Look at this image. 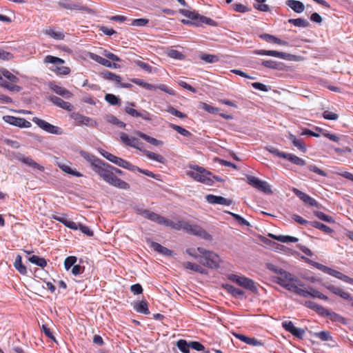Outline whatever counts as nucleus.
<instances>
[{
    "label": "nucleus",
    "instance_id": "nucleus-17",
    "mask_svg": "<svg viewBox=\"0 0 353 353\" xmlns=\"http://www.w3.org/2000/svg\"><path fill=\"white\" fill-rule=\"evenodd\" d=\"M124 110L128 114L133 117H141L145 121H152V114L145 110H143L142 111H137L132 107L126 106L125 107Z\"/></svg>",
    "mask_w": 353,
    "mask_h": 353
},
{
    "label": "nucleus",
    "instance_id": "nucleus-35",
    "mask_svg": "<svg viewBox=\"0 0 353 353\" xmlns=\"http://www.w3.org/2000/svg\"><path fill=\"white\" fill-rule=\"evenodd\" d=\"M288 138L292 141L293 145L296 147L300 151L302 152H306L305 145L301 139H297L295 135L290 134Z\"/></svg>",
    "mask_w": 353,
    "mask_h": 353
},
{
    "label": "nucleus",
    "instance_id": "nucleus-14",
    "mask_svg": "<svg viewBox=\"0 0 353 353\" xmlns=\"http://www.w3.org/2000/svg\"><path fill=\"white\" fill-rule=\"evenodd\" d=\"M254 53L259 55L272 56L289 61H294L296 58L295 55L276 50H257L254 51Z\"/></svg>",
    "mask_w": 353,
    "mask_h": 353
},
{
    "label": "nucleus",
    "instance_id": "nucleus-19",
    "mask_svg": "<svg viewBox=\"0 0 353 353\" xmlns=\"http://www.w3.org/2000/svg\"><path fill=\"white\" fill-rule=\"evenodd\" d=\"M206 201L210 204H219L222 205H230L232 201L221 196H216L214 194H207L205 196Z\"/></svg>",
    "mask_w": 353,
    "mask_h": 353
},
{
    "label": "nucleus",
    "instance_id": "nucleus-24",
    "mask_svg": "<svg viewBox=\"0 0 353 353\" xmlns=\"http://www.w3.org/2000/svg\"><path fill=\"white\" fill-rule=\"evenodd\" d=\"M49 99L53 104L64 110H66L68 111H72L73 109V106L70 103L65 101L58 97L50 96L49 97Z\"/></svg>",
    "mask_w": 353,
    "mask_h": 353
},
{
    "label": "nucleus",
    "instance_id": "nucleus-63",
    "mask_svg": "<svg viewBox=\"0 0 353 353\" xmlns=\"http://www.w3.org/2000/svg\"><path fill=\"white\" fill-rule=\"evenodd\" d=\"M240 225H250V223L240 215L233 213L228 212Z\"/></svg>",
    "mask_w": 353,
    "mask_h": 353
},
{
    "label": "nucleus",
    "instance_id": "nucleus-47",
    "mask_svg": "<svg viewBox=\"0 0 353 353\" xmlns=\"http://www.w3.org/2000/svg\"><path fill=\"white\" fill-rule=\"evenodd\" d=\"M90 58L91 59H92L93 61H96L97 63L103 65V66H105V67H108L110 65V61L98 55V54H94V53H91L90 54Z\"/></svg>",
    "mask_w": 353,
    "mask_h": 353
},
{
    "label": "nucleus",
    "instance_id": "nucleus-32",
    "mask_svg": "<svg viewBox=\"0 0 353 353\" xmlns=\"http://www.w3.org/2000/svg\"><path fill=\"white\" fill-rule=\"evenodd\" d=\"M183 266L188 270H192L196 272H199L202 274H207L208 272L205 269L200 266L199 265L191 263V262H185L183 264Z\"/></svg>",
    "mask_w": 353,
    "mask_h": 353
},
{
    "label": "nucleus",
    "instance_id": "nucleus-25",
    "mask_svg": "<svg viewBox=\"0 0 353 353\" xmlns=\"http://www.w3.org/2000/svg\"><path fill=\"white\" fill-rule=\"evenodd\" d=\"M234 336L239 339L240 341L245 343L246 344L252 345V346H261L263 345V343L261 341L257 340L255 338H250L247 336H245L242 334L234 333Z\"/></svg>",
    "mask_w": 353,
    "mask_h": 353
},
{
    "label": "nucleus",
    "instance_id": "nucleus-23",
    "mask_svg": "<svg viewBox=\"0 0 353 353\" xmlns=\"http://www.w3.org/2000/svg\"><path fill=\"white\" fill-rule=\"evenodd\" d=\"M80 154L81 157H83L87 161H88L92 167V169L93 171H94L95 168L98 167L99 164H101L102 160L97 158L94 155L90 154L88 152H86L85 151H81Z\"/></svg>",
    "mask_w": 353,
    "mask_h": 353
},
{
    "label": "nucleus",
    "instance_id": "nucleus-29",
    "mask_svg": "<svg viewBox=\"0 0 353 353\" xmlns=\"http://www.w3.org/2000/svg\"><path fill=\"white\" fill-rule=\"evenodd\" d=\"M50 89L53 90L57 94L60 95L64 98L69 99L72 96V94L63 87L52 84Z\"/></svg>",
    "mask_w": 353,
    "mask_h": 353
},
{
    "label": "nucleus",
    "instance_id": "nucleus-27",
    "mask_svg": "<svg viewBox=\"0 0 353 353\" xmlns=\"http://www.w3.org/2000/svg\"><path fill=\"white\" fill-rule=\"evenodd\" d=\"M313 335L322 341H332V343L330 345L331 347H334L336 345V342L333 340L331 333L328 331L314 332Z\"/></svg>",
    "mask_w": 353,
    "mask_h": 353
},
{
    "label": "nucleus",
    "instance_id": "nucleus-2",
    "mask_svg": "<svg viewBox=\"0 0 353 353\" xmlns=\"http://www.w3.org/2000/svg\"><path fill=\"white\" fill-rule=\"evenodd\" d=\"M135 210L138 214L148 219V220L176 230H183L185 231V226L188 225V221H178L177 222H174L147 209L136 208Z\"/></svg>",
    "mask_w": 353,
    "mask_h": 353
},
{
    "label": "nucleus",
    "instance_id": "nucleus-49",
    "mask_svg": "<svg viewBox=\"0 0 353 353\" xmlns=\"http://www.w3.org/2000/svg\"><path fill=\"white\" fill-rule=\"evenodd\" d=\"M176 346L183 353H190V343H188L185 340H179L176 342Z\"/></svg>",
    "mask_w": 353,
    "mask_h": 353
},
{
    "label": "nucleus",
    "instance_id": "nucleus-41",
    "mask_svg": "<svg viewBox=\"0 0 353 353\" xmlns=\"http://www.w3.org/2000/svg\"><path fill=\"white\" fill-rule=\"evenodd\" d=\"M274 239H276L280 242L282 243H296L299 241V239L296 237L292 236H285V235H270Z\"/></svg>",
    "mask_w": 353,
    "mask_h": 353
},
{
    "label": "nucleus",
    "instance_id": "nucleus-5",
    "mask_svg": "<svg viewBox=\"0 0 353 353\" xmlns=\"http://www.w3.org/2000/svg\"><path fill=\"white\" fill-rule=\"evenodd\" d=\"M190 168L192 170H187L186 174L188 176L205 185H212L213 180L210 176L212 175L210 172H208L203 168L199 165L190 166Z\"/></svg>",
    "mask_w": 353,
    "mask_h": 353
},
{
    "label": "nucleus",
    "instance_id": "nucleus-44",
    "mask_svg": "<svg viewBox=\"0 0 353 353\" xmlns=\"http://www.w3.org/2000/svg\"><path fill=\"white\" fill-rule=\"evenodd\" d=\"M310 225L312 227L317 228L327 234H330L333 232V230L330 228V227L327 226L326 225L318 222V221H310Z\"/></svg>",
    "mask_w": 353,
    "mask_h": 353
},
{
    "label": "nucleus",
    "instance_id": "nucleus-57",
    "mask_svg": "<svg viewBox=\"0 0 353 353\" xmlns=\"http://www.w3.org/2000/svg\"><path fill=\"white\" fill-rule=\"evenodd\" d=\"M76 229H73L74 230H79L83 232V234H86L88 236H92L94 233L93 232L88 228V226L83 225L82 224H77L76 223Z\"/></svg>",
    "mask_w": 353,
    "mask_h": 353
},
{
    "label": "nucleus",
    "instance_id": "nucleus-9",
    "mask_svg": "<svg viewBox=\"0 0 353 353\" xmlns=\"http://www.w3.org/2000/svg\"><path fill=\"white\" fill-rule=\"evenodd\" d=\"M295 294L305 298L312 297L319 298L323 300L328 299L326 295L314 289L312 287L306 286L305 285L303 287H299Z\"/></svg>",
    "mask_w": 353,
    "mask_h": 353
},
{
    "label": "nucleus",
    "instance_id": "nucleus-3",
    "mask_svg": "<svg viewBox=\"0 0 353 353\" xmlns=\"http://www.w3.org/2000/svg\"><path fill=\"white\" fill-rule=\"evenodd\" d=\"M274 281L289 291L296 293L299 287H303L305 283L296 276L284 270L282 273L274 278Z\"/></svg>",
    "mask_w": 353,
    "mask_h": 353
},
{
    "label": "nucleus",
    "instance_id": "nucleus-42",
    "mask_svg": "<svg viewBox=\"0 0 353 353\" xmlns=\"http://www.w3.org/2000/svg\"><path fill=\"white\" fill-rule=\"evenodd\" d=\"M28 261L30 263H32L37 266H39L42 268H45L47 265V261L44 258H41L36 255H32V256L28 257Z\"/></svg>",
    "mask_w": 353,
    "mask_h": 353
},
{
    "label": "nucleus",
    "instance_id": "nucleus-48",
    "mask_svg": "<svg viewBox=\"0 0 353 353\" xmlns=\"http://www.w3.org/2000/svg\"><path fill=\"white\" fill-rule=\"evenodd\" d=\"M59 166L62 171H63L64 172H65L67 174H71V175H73V176H75L77 177L82 176L81 173H80L78 171L73 170L68 165L59 164Z\"/></svg>",
    "mask_w": 353,
    "mask_h": 353
},
{
    "label": "nucleus",
    "instance_id": "nucleus-7",
    "mask_svg": "<svg viewBox=\"0 0 353 353\" xmlns=\"http://www.w3.org/2000/svg\"><path fill=\"white\" fill-rule=\"evenodd\" d=\"M312 265L317 268L318 270L323 272L324 273L328 274L335 278H337L345 283L353 285V279L343 274L341 272L332 269L329 267H327L323 264L319 263L317 262H313Z\"/></svg>",
    "mask_w": 353,
    "mask_h": 353
},
{
    "label": "nucleus",
    "instance_id": "nucleus-22",
    "mask_svg": "<svg viewBox=\"0 0 353 353\" xmlns=\"http://www.w3.org/2000/svg\"><path fill=\"white\" fill-rule=\"evenodd\" d=\"M17 159L19 161H20L21 163L27 165L28 166H29L30 168H32L34 169H37L40 171L44 170V168L42 165L37 163L36 161H34L32 159H31L29 157H26L23 154H19L17 157Z\"/></svg>",
    "mask_w": 353,
    "mask_h": 353
},
{
    "label": "nucleus",
    "instance_id": "nucleus-15",
    "mask_svg": "<svg viewBox=\"0 0 353 353\" xmlns=\"http://www.w3.org/2000/svg\"><path fill=\"white\" fill-rule=\"evenodd\" d=\"M121 142L127 146H130L143 152L144 150L143 143L140 142L137 138L129 137L127 134L122 132L120 134Z\"/></svg>",
    "mask_w": 353,
    "mask_h": 353
},
{
    "label": "nucleus",
    "instance_id": "nucleus-33",
    "mask_svg": "<svg viewBox=\"0 0 353 353\" xmlns=\"http://www.w3.org/2000/svg\"><path fill=\"white\" fill-rule=\"evenodd\" d=\"M72 119L78 122L79 123L83 124V125H93L92 123V119L90 117H85L83 114H79V113H73L72 115Z\"/></svg>",
    "mask_w": 353,
    "mask_h": 353
},
{
    "label": "nucleus",
    "instance_id": "nucleus-20",
    "mask_svg": "<svg viewBox=\"0 0 353 353\" xmlns=\"http://www.w3.org/2000/svg\"><path fill=\"white\" fill-rule=\"evenodd\" d=\"M326 288L332 293L339 296L342 299L352 301L351 305L353 307V297L348 292L343 291L341 288L334 285H326Z\"/></svg>",
    "mask_w": 353,
    "mask_h": 353
},
{
    "label": "nucleus",
    "instance_id": "nucleus-56",
    "mask_svg": "<svg viewBox=\"0 0 353 353\" xmlns=\"http://www.w3.org/2000/svg\"><path fill=\"white\" fill-rule=\"evenodd\" d=\"M166 112H169L170 114L177 117L181 119H185L187 117V115L177 110H176L173 106L168 105L167 107V109L165 110Z\"/></svg>",
    "mask_w": 353,
    "mask_h": 353
},
{
    "label": "nucleus",
    "instance_id": "nucleus-4",
    "mask_svg": "<svg viewBox=\"0 0 353 353\" xmlns=\"http://www.w3.org/2000/svg\"><path fill=\"white\" fill-rule=\"evenodd\" d=\"M179 12L188 18L192 22V25H195L196 26H201L202 23H205L207 25L211 26H216L217 23L213 19L206 17L205 16L199 14L194 10H190L186 9H181L179 10Z\"/></svg>",
    "mask_w": 353,
    "mask_h": 353
},
{
    "label": "nucleus",
    "instance_id": "nucleus-60",
    "mask_svg": "<svg viewBox=\"0 0 353 353\" xmlns=\"http://www.w3.org/2000/svg\"><path fill=\"white\" fill-rule=\"evenodd\" d=\"M105 99L107 102L112 105L120 103L119 99L112 94H106L105 96Z\"/></svg>",
    "mask_w": 353,
    "mask_h": 353
},
{
    "label": "nucleus",
    "instance_id": "nucleus-34",
    "mask_svg": "<svg viewBox=\"0 0 353 353\" xmlns=\"http://www.w3.org/2000/svg\"><path fill=\"white\" fill-rule=\"evenodd\" d=\"M100 77L105 80H108L110 81H115L117 83H120L121 81V77L119 75H117L109 71L101 72Z\"/></svg>",
    "mask_w": 353,
    "mask_h": 353
},
{
    "label": "nucleus",
    "instance_id": "nucleus-6",
    "mask_svg": "<svg viewBox=\"0 0 353 353\" xmlns=\"http://www.w3.org/2000/svg\"><path fill=\"white\" fill-rule=\"evenodd\" d=\"M228 279L238 285L245 288L246 290H250L252 292L257 291V287L254 281L249 278L244 276H239L236 274H231L228 275Z\"/></svg>",
    "mask_w": 353,
    "mask_h": 353
},
{
    "label": "nucleus",
    "instance_id": "nucleus-55",
    "mask_svg": "<svg viewBox=\"0 0 353 353\" xmlns=\"http://www.w3.org/2000/svg\"><path fill=\"white\" fill-rule=\"evenodd\" d=\"M314 214L316 215V217H318L319 219H321L323 221H325L327 223H334L335 222L334 219L332 216L325 214L323 212L316 211L314 212Z\"/></svg>",
    "mask_w": 353,
    "mask_h": 353
},
{
    "label": "nucleus",
    "instance_id": "nucleus-50",
    "mask_svg": "<svg viewBox=\"0 0 353 353\" xmlns=\"http://www.w3.org/2000/svg\"><path fill=\"white\" fill-rule=\"evenodd\" d=\"M0 85L12 92H19L21 90L19 85L11 84L3 79L0 81Z\"/></svg>",
    "mask_w": 353,
    "mask_h": 353
},
{
    "label": "nucleus",
    "instance_id": "nucleus-13",
    "mask_svg": "<svg viewBox=\"0 0 353 353\" xmlns=\"http://www.w3.org/2000/svg\"><path fill=\"white\" fill-rule=\"evenodd\" d=\"M199 263L209 268H218L219 267L220 258L215 253H208L206 256H201Z\"/></svg>",
    "mask_w": 353,
    "mask_h": 353
},
{
    "label": "nucleus",
    "instance_id": "nucleus-21",
    "mask_svg": "<svg viewBox=\"0 0 353 353\" xmlns=\"http://www.w3.org/2000/svg\"><path fill=\"white\" fill-rule=\"evenodd\" d=\"M292 190L305 204H307L310 206H316L317 205L316 201L315 199H314L313 198H312L310 196L307 195V194L301 192V190H298L296 188H293L292 189Z\"/></svg>",
    "mask_w": 353,
    "mask_h": 353
},
{
    "label": "nucleus",
    "instance_id": "nucleus-30",
    "mask_svg": "<svg viewBox=\"0 0 353 353\" xmlns=\"http://www.w3.org/2000/svg\"><path fill=\"white\" fill-rule=\"evenodd\" d=\"M133 308L137 312H139V313H141L143 314H150L148 303L145 300H142L141 301L134 303Z\"/></svg>",
    "mask_w": 353,
    "mask_h": 353
},
{
    "label": "nucleus",
    "instance_id": "nucleus-8",
    "mask_svg": "<svg viewBox=\"0 0 353 353\" xmlns=\"http://www.w3.org/2000/svg\"><path fill=\"white\" fill-rule=\"evenodd\" d=\"M101 154L107 160L117 165L118 166L129 170L132 172L136 171L135 165H132L125 159L116 157L115 155L105 150H102L101 152Z\"/></svg>",
    "mask_w": 353,
    "mask_h": 353
},
{
    "label": "nucleus",
    "instance_id": "nucleus-26",
    "mask_svg": "<svg viewBox=\"0 0 353 353\" xmlns=\"http://www.w3.org/2000/svg\"><path fill=\"white\" fill-rule=\"evenodd\" d=\"M52 219L54 220H56L57 221H59L60 223H63L65 227L69 228L70 229H76V223L69 220L66 218L65 214H62L61 216H59L58 214H52Z\"/></svg>",
    "mask_w": 353,
    "mask_h": 353
},
{
    "label": "nucleus",
    "instance_id": "nucleus-40",
    "mask_svg": "<svg viewBox=\"0 0 353 353\" xmlns=\"http://www.w3.org/2000/svg\"><path fill=\"white\" fill-rule=\"evenodd\" d=\"M285 159H288L291 163L300 166H303L306 164L304 159L290 153H287Z\"/></svg>",
    "mask_w": 353,
    "mask_h": 353
},
{
    "label": "nucleus",
    "instance_id": "nucleus-51",
    "mask_svg": "<svg viewBox=\"0 0 353 353\" xmlns=\"http://www.w3.org/2000/svg\"><path fill=\"white\" fill-rule=\"evenodd\" d=\"M44 62L54 65H60L65 63L63 59L52 55H47L44 59Z\"/></svg>",
    "mask_w": 353,
    "mask_h": 353
},
{
    "label": "nucleus",
    "instance_id": "nucleus-62",
    "mask_svg": "<svg viewBox=\"0 0 353 353\" xmlns=\"http://www.w3.org/2000/svg\"><path fill=\"white\" fill-rule=\"evenodd\" d=\"M201 108L206 112L212 114H217L219 111V108H215L211 105H209L206 103H201Z\"/></svg>",
    "mask_w": 353,
    "mask_h": 353
},
{
    "label": "nucleus",
    "instance_id": "nucleus-38",
    "mask_svg": "<svg viewBox=\"0 0 353 353\" xmlns=\"http://www.w3.org/2000/svg\"><path fill=\"white\" fill-rule=\"evenodd\" d=\"M14 266L20 274L23 275L26 274L27 269L26 266L22 264V258L21 255L18 254L15 257Z\"/></svg>",
    "mask_w": 353,
    "mask_h": 353
},
{
    "label": "nucleus",
    "instance_id": "nucleus-37",
    "mask_svg": "<svg viewBox=\"0 0 353 353\" xmlns=\"http://www.w3.org/2000/svg\"><path fill=\"white\" fill-rule=\"evenodd\" d=\"M148 159L151 160L156 161L161 163H164L165 162V158L159 154H156L154 152L148 151L147 150H143L142 152Z\"/></svg>",
    "mask_w": 353,
    "mask_h": 353
},
{
    "label": "nucleus",
    "instance_id": "nucleus-54",
    "mask_svg": "<svg viewBox=\"0 0 353 353\" xmlns=\"http://www.w3.org/2000/svg\"><path fill=\"white\" fill-rule=\"evenodd\" d=\"M132 81L133 83H134L135 84L139 85L148 90H152L155 89V85L148 83L147 82H145L143 80L139 79H132Z\"/></svg>",
    "mask_w": 353,
    "mask_h": 353
},
{
    "label": "nucleus",
    "instance_id": "nucleus-28",
    "mask_svg": "<svg viewBox=\"0 0 353 353\" xmlns=\"http://www.w3.org/2000/svg\"><path fill=\"white\" fill-rule=\"evenodd\" d=\"M286 5L296 13H301L305 10L304 4L296 0H288Z\"/></svg>",
    "mask_w": 353,
    "mask_h": 353
},
{
    "label": "nucleus",
    "instance_id": "nucleus-61",
    "mask_svg": "<svg viewBox=\"0 0 353 353\" xmlns=\"http://www.w3.org/2000/svg\"><path fill=\"white\" fill-rule=\"evenodd\" d=\"M263 66L271 69H279L280 63L272 60L263 61L261 63Z\"/></svg>",
    "mask_w": 353,
    "mask_h": 353
},
{
    "label": "nucleus",
    "instance_id": "nucleus-11",
    "mask_svg": "<svg viewBox=\"0 0 353 353\" xmlns=\"http://www.w3.org/2000/svg\"><path fill=\"white\" fill-rule=\"evenodd\" d=\"M247 181L249 185L256 188V190L265 194L272 193L270 185L268 182L261 181L254 176H248Z\"/></svg>",
    "mask_w": 353,
    "mask_h": 353
},
{
    "label": "nucleus",
    "instance_id": "nucleus-64",
    "mask_svg": "<svg viewBox=\"0 0 353 353\" xmlns=\"http://www.w3.org/2000/svg\"><path fill=\"white\" fill-rule=\"evenodd\" d=\"M48 34L50 35L51 37L57 39V40H62L64 39V34L61 31H54L53 30H49L47 32Z\"/></svg>",
    "mask_w": 353,
    "mask_h": 353
},
{
    "label": "nucleus",
    "instance_id": "nucleus-12",
    "mask_svg": "<svg viewBox=\"0 0 353 353\" xmlns=\"http://www.w3.org/2000/svg\"><path fill=\"white\" fill-rule=\"evenodd\" d=\"M185 231L188 234L197 236L205 240L212 239V236L198 225L191 224L188 222V225L185 226Z\"/></svg>",
    "mask_w": 353,
    "mask_h": 353
},
{
    "label": "nucleus",
    "instance_id": "nucleus-59",
    "mask_svg": "<svg viewBox=\"0 0 353 353\" xmlns=\"http://www.w3.org/2000/svg\"><path fill=\"white\" fill-rule=\"evenodd\" d=\"M266 150L272 153V154L277 156L279 157H281L283 159H285L287 153L279 151L277 148L273 147V146H268L266 147Z\"/></svg>",
    "mask_w": 353,
    "mask_h": 353
},
{
    "label": "nucleus",
    "instance_id": "nucleus-10",
    "mask_svg": "<svg viewBox=\"0 0 353 353\" xmlns=\"http://www.w3.org/2000/svg\"><path fill=\"white\" fill-rule=\"evenodd\" d=\"M32 121L37 124L43 130L53 134L61 135L63 133V130L58 127L50 124V123L39 119L38 117H33Z\"/></svg>",
    "mask_w": 353,
    "mask_h": 353
},
{
    "label": "nucleus",
    "instance_id": "nucleus-46",
    "mask_svg": "<svg viewBox=\"0 0 353 353\" xmlns=\"http://www.w3.org/2000/svg\"><path fill=\"white\" fill-rule=\"evenodd\" d=\"M288 22L296 27L307 28L310 25L307 20L301 18L290 19Z\"/></svg>",
    "mask_w": 353,
    "mask_h": 353
},
{
    "label": "nucleus",
    "instance_id": "nucleus-43",
    "mask_svg": "<svg viewBox=\"0 0 353 353\" xmlns=\"http://www.w3.org/2000/svg\"><path fill=\"white\" fill-rule=\"evenodd\" d=\"M105 119L108 123H112L114 125H117L119 128H125L126 124L123 121L119 120L115 116L112 114H108L105 116Z\"/></svg>",
    "mask_w": 353,
    "mask_h": 353
},
{
    "label": "nucleus",
    "instance_id": "nucleus-58",
    "mask_svg": "<svg viewBox=\"0 0 353 353\" xmlns=\"http://www.w3.org/2000/svg\"><path fill=\"white\" fill-rule=\"evenodd\" d=\"M77 257L74 256H68L64 261V266L66 270H68L70 268H73L75 263L77 262Z\"/></svg>",
    "mask_w": 353,
    "mask_h": 353
},
{
    "label": "nucleus",
    "instance_id": "nucleus-39",
    "mask_svg": "<svg viewBox=\"0 0 353 353\" xmlns=\"http://www.w3.org/2000/svg\"><path fill=\"white\" fill-rule=\"evenodd\" d=\"M152 248L155 251H157L159 253H161V254H163L165 256H170L172 254V250L168 249L165 247H163L161 244H159L158 243H156V242H152Z\"/></svg>",
    "mask_w": 353,
    "mask_h": 353
},
{
    "label": "nucleus",
    "instance_id": "nucleus-36",
    "mask_svg": "<svg viewBox=\"0 0 353 353\" xmlns=\"http://www.w3.org/2000/svg\"><path fill=\"white\" fill-rule=\"evenodd\" d=\"M223 288L234 297H241L244 295V292L242 290L235 288L234 286L225 284L223 285Z\"/></svg>",
    "mask_w": 353,
    "mask_h": 353
},
{
    "label": "nucleus",
    "instance_id": "nucleus-31",
    "mask_svg": "<svg viewBox=\"0 0 353 353\" xmlns=\"http://www.w3.org/2000/svg\"><path fill=\"white\" fill-rule=\"evenodd\" d=\"M135 134L141 137V139H143V140H145V141H147L148 143L152 144V145H156V146H159V145H163V141H160V140H158L154 137H151L150 136H148V134L141 132V131H137L135 132Z\"/></svg>",
    "mask_w": 353,
    "mask_h": 353
},
{
    "label": "nucleus",
    "instance_id": "nucleus-16",
    "mask_svg": "<svg viewBox=\"0 0 353 353\" xmlns=\"http://www.w3.org/2000/svg\"><path fill=\"white\" fill-rule=\"evenodd\" d=\"M3 120L7 123L21 128H28L31 127V123L23 118L16 117L10 115H5L3 117Z\"/></svg>",
    "mask_w": 353,
    "mask_h": 353
},
{
    "label": "nucleus",
    "instance_id": "nucleus-1",
    "mask_svg": "<svg viewBox=\"0 0 353 353\" xmlns=\"http://www.w3.org/2000/svg\"><path fill=\"white\" fill-rule=\"evenodd\" d=\"M113 166L102 161L94 172L107 183L121 190L130 189V185L113 174Z\"/></svg>",
    "mask_w": 353,
    "mask_h": 353
},
{
    "label": "nucleus",
    "instance_id": "nucleus-45",
    "mask_svg": "<svg viewBox=\"0 0 353 353\" xmlns=\"http://www.w3.org/2000/svg\"><path fill=\"white\" fill-rule=\"evenodd\" d=\"M327 318L330 321H334V322L340 323L343 325L347 324V320L343 316H342L341 315H340L334 312L330 311Z\"/></svg>",
    "mask_w": 353,
    "mask_h": 353
},
{
    "label": "nucleus",
    "instance_id": "nucleus-53",
    "mask_svg": "<svg viewBox=\"0 0 353 353\" xmlns=\"http://www.w3.org/2000/svg\"><path fill=\"white\" fill-rule=\"evenodd\" d=\"M201 59L208 63H216L219 61V58L217 55L203 54L200 57Z\"/></svg>",
    "mask_w": 353,
    "mask_h": 353
},
{
    "label": "nucleus",
    "instance_id": "nucleus-18",
    "mask_svg": "<svg viewBox=\"0 0 353 353\" xmlns=\"http://www.w3.org/2000/svg\"><path fill=\"white\" fill-rule=\"evenodd\" d=\"M58 5L60 7L63 8L65 9L77 10L85 12L88 14L94 13V11L91 8H89L88 7L82 6L81 4L59 1V2H58Z\"/></svg>",
    "mask_w": 353,
    "mask_h": 353
},
{
    "label": "nucleus",
    "instance_id": "nucleus-52",
    "mask_svg": "<svg viewBox=\"0 0 353 353\" xmlns=\"http://www.w3.org/2000/svg\"><path fill=\"white\" fill-rule=\"evenodd\" d=\"M169 127L184 137L192 136V133L190 132L176 124L170 123Z\"/></svg>",
    "mask_w": 353,
    "mask_h": 353
}]
</instances>
